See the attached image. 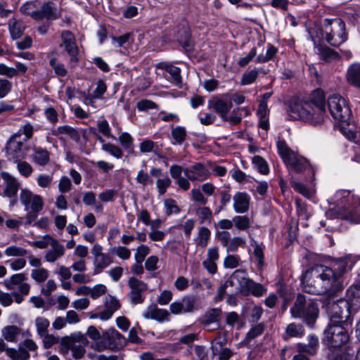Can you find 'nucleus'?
I'll use <instances>...</instances> for the list:
<instances>
[{"mask_svg": "<svg viewBox=\"0 0 360 360\" xmlns=\"http://www.w3.org/2000/svg\"><path fill=\"white\" fill-rule=\"evenodd\" d=\"M345 324L329 323L324 330L325 341L333 348H340L347 343L349 335Z\"/></svg>", "mask_w": 360, "mask_h": 360, "instance_id": "nucleus-9", "label": "nucleus"}, {"mask_svg": "<svg viewBox=\"0 0 360 360\" xmlns=\"http://www.w3.org/2000/svg\"><path fill=\"white\" fill-rule=\"evenodd\" d=\"M347 300L354 310L360 309V283L355 282L347 290Z\"/></svg>", "mask_w": 360, "mask_h": 360, "instance_id": "nucleus-33", "label": "nucleus"}, {"mask_svg": "<svg viewBox=\"0 0 360 360\" xmlns=\"http://www.w3.org/2000/svg\"><path fill=\"white\" fill-rule=\"evenodd\" d=\"M246 244V240L245 238L240 236L233 237L229 245L226 248L227 252H236L239 247H243Z\"/></svg>", "mask_w": 360, "mask_h": 360, "instance_id": "nucleus-60", "label": "nucleus"}, {"mask_svg": "<svg viewBox=\"0 0 360 360\" xmlns=\"http://www.w3.org/2000/svg\"><path fill=\"white\" fill-rule=\"evenodd\" d=\"M322 35L333 46H338L347 40L345 24L340 18H326L322 26Z\"/></svg>", "mask_w": 360, "mask_h": 360, "instance_id": "nucleus-7", "label": "nucleus"}, {"mask_svg": "<svg viewBox=\"0 0 360 360\" xmlns=\"http://www.w3.org/2000/svg\"><path fill=\"white\" fill-rule=\"evenodd\" d=\"M50 152L41 147H34L31 159L33 162L39 166H46L50 161Z\"/></svg>", "mask_w": 360, "mask_h": 360, "instance_id": "nucleus-35", "label": "nucleus"}, {"mask_svg": "<svg viewBox=\"0 0 360 360\" xmlns=\"http://www.w3.org/2000/svg\"><path fill=\"white\" fill-rule=\"evenodd\" d=\"M97 128L99 133L105 137L110 138L113 140L116 139L115 136L112 134L110 127L106 120H98L97 122Z\"/></svg>", "mask_w": 360, "mask_h": 360, "instance_id": "nucleus-53", "label": "nucleus"}, {"mask_svg": "<svg viewBox=\"0 0 360 360\" xmlns=\"http://www.w3.org/2000/svg\"><path fill=\"white\" fill-rule=\"evenodd\" d=\"M302 290L311 295L333 296L343 288V281L335 270L323 264H315L301 276Z\"/></svg>", "mask_w": 360, "mask_h": 360, "instance_id": "nucleus-1", "label": "nucleus"}, {"mask_svg": "<svg viewBox=\"0 0 360 360\" xmlns=\"http://www.w3.org/2000/svg\"><path fill=\"white\" fill-rule=\"evenodd\" d=\"M63 352H72V356L75 359H80L85 353V349L75 339L65 337L62 340V348Z\"/></svg>", "mask_w": 360, "mask_h": 360, "instance_id": "nucleus-20", "label": "nucleus"}, {"mask_svg": "<svg viewBox=\"0 0 360 360\" xmlns=\"http://www.w3.org/2000/svg\"><path fill=\"white\" fill-rule=\"evenodd\" d=\"M27 278L25 274L18 273L12 275L4 281V285L8 290H12L18 288L19 292H13L15 302L18 304H20L24 300L23 296L30 292V285L25 282Z\"/></svg>", "mask_w": 360, "mask_h": 360, "instance_id": "nucleus-10", "label": "nucleus"}, {"mask_svg": "<svg viewBox=\"0 0 360 360\" xmlns=\"http://www.w3.org/2000/svg\"><path fill=\"white\" fill-rule=\"evenodd\" d=\"M49 277V271L44 268L34 269L31 271V278L37 283L44 282Z\"/></svg>", "mask_w": 360, "mask_h": 360, "instance_id": "nucleus-56", "label": "nucleus"}, {"mask_svg": "<svg viewBox=\"0 0 360 360\" xmlns=\"http://www.w3.org/2000/svg\"><path fill=\"white\" fill-rule=\"evenodd\" d=\"M6 354L12 360H27L30 356L29 352L20 345L18 349L7 348Z\"/></svg>", "mask_w": 360, "mask_h": 360, "instance_id": "nucleus-41", "label": "nucleus"}, {"mask_svg": "<svg viewBox=\"0 0 360 360\" xmlns=\"http://www.w3.org/2000/svg\"><path fill=\"white\" fill-rule=\"evenodd\" d=\"M233 224L238 230H247L250 226V219L246 215H238L233 218Z\"/></svg>", "mask_w": 360, "mask_h": 360, "instance_id": "nucleus-50", "label": "nucleus"}, {"mask_svg": "<svg viewBox=\"0 0 360 360\" xmlns=\"http://www.w3.org/2000/svg\"><path fill=\"white\" fill-rule=\"evenodd\" d=\"M157 68L162 70L169 74L172 81L177 86H179L181 82V69L174 66L173 64L162 62L157 65Z\"/></svg>", "mask_w": 360, "mask_h": 360, "instance_id": "nucleus-29", "label": "nucleus"}, {"mask_svg": "<svg viewBox=\"0 0 360 360\" xmlns=\"http://www.w3.org/2000/svg\"><path fill=\"white\" fill-rule=\"evenodd\" d=\"M49 65L53 69L54 72L60 77H65L68 74V70L63 63L57 61L54 57L51 58L49 60Z\"/></svg>", "mask_w": 360, "mask_h": 360, "instance_id": "nucleus-55", "label": "nucleus"}, {"mask_svg": "<svg viewBox=\"0 0 360 360\" xmlns=\"http://www.w3.org/2000/svg\"><path fill=\"white\" fill-rule=\"evenodd\" d=\"M46 120L52 125H56L58 121V114L56 110L52 106L46 107L44 110Z\"/></svg>", "mask_w": 360, "mask_h": 360, "instance_id": "nucleus-61", "label": "nucleus"}, {"mask_svg": "<svg viewBox=\"0 0 360 360\" xmlns=\"http://www.w3.org/2000/svg\"><path fill=\"white\" fill-rule=\"evenodd\" d=\"M50 134L54 136H60L61 135H66L70 138H72L76 134L75 129L69 125L59 126L56 128H52L51 129Z\"/></svg>", "mask_w": 360, "mask_h": 360, "instance_id": "nucleus-46", "label": "nucleus"}, {"mask_svg": "<svg viewBox=\"0 0 360 360\" xmlns=\"http://www.w3.org/2000/svg\"><path fill=\"white\" fill-rule=\"evenodd\" d=\"M103 342L96 343V348L98 350H103L107 348L118 349L126 344L125 338L115 328L108 329L103 333Z\"/></svg>", "mask_w": 360, "mask_h": 360, "instance_id": "nucleus-13", "label": "nucleus"}, {"mask_svg": "<svg viewBox=\"0 0 360 360\" xmlns=\"http://www.w3.org/2000/svg\"><path fill=\"white\" fill-rule=\"evenodd\" d=\"M276 146L278 154L290 170L297 173L306 172L314 175V169L309 161L292 150L284 140H278Z\"/></svg>", "mask_w": 360, "mask_h": 360, "instance_id": "nucleus-6", "label": "nucleus"}, {"mask_svg": "<svg viewBox=\"0 0 360 360\" xmlns=\"http://www.w3.org/2000/svg\"><path fill=\"white\" fill-rule=\"evenodd\" d=\"M27 253V250L17 245H10L4 250V254L7 257H22L25 256Z\"/></svg>", "mask_w": 360, "mask_h": 360, "instance_id": "nucleus-52", "label": "nucleus"}, {"mask_svg": "<svg viewBox=\"0 0 360 360\" xmlns=\"http://www.w3.org/2000/svg\"><path fill=\"white\" fill-rule=\"evenodd\" d=\"M240 292L244 295H252L255 297H259L266 292V288L261 283H256L253 280L250 279L241 289Z\"/></svg>", "mask_w": 360, "mask_h": 360, "instance_id": "nucleus-31", "label": "nucleus"}, {"mask_svg": "<svg viewBox=\"0 0 360 360\" xmlns=\"http://www.w3.org/2000/svg\"><path fill=\"white\" fill-rule=\"evenodd\" d=\"M211 237V231L205 226H201L198 229L197 236L194 241L197 246L205 248L207 245Z\"/></svg>", "mask_w": 360, "mask_h": 360, "instance_id": "nucleus-39", "label": "nucleus"}, {"mask_svg": "<svg viewBox=\"0 0 360 360\" xmlns=\"http://www.w3.org/2000/svg\"><path fill=\"white\" fill-rule=\"evenodd\" d=\"M8 28L13 40H17L23 34L26 26L23 21L16 18H11L8 22Z\"/></svg>", "mask_w": 360, "mask_h": 360, "instance_id": "nucleus-28", "label": "nucleus"}, {"mask_svg": "<svg viewBox=\"0 0 360 360\" xmlns=\"http://www.w3.org/2000/svg\"><path fill=\"white\" fill-rule=\"evenodd\" d=\"M251 198L246 192H237L233 196V208L236 213H246L250 208Z\"/></svg>", "mask_w": 360, "mask_h": 360, "instance_id": "nucleus-22", "label": "nucleus"}, {"mask_svg": "<svg viewBox=\"0 0 360 360\" xmlns=\"http://www.w3.org/2000/svg\"><path fill=\"white\" fill-rule=\"evenodd\" d=\"M20 200L25 207V211L40 212L44 205V199L41 195L35 194L27 188L21 190Z\"/></svg>", "mask_w": 360, "mask_h": 360, "instance_id": "nucleus-14", "label": "nucleus"}, {"mask_svg": "<svg viewBox=\"0 0 360 360\" xmlns=\"http://www.w3.org/2000/svg\"><path fill=\"white\" fill-rule=\"evenodd\" d=\"M28 150L26 142L20 140V133L13 134L6 146V155L9 160L17 162L25 158Z\"/></svg>", "mask_w": 360, "mask_h": 360, "instance_id": "nucleus-12", "label": "nucleus"}, {"mask_svg": "<svg viewBox=\"0 0 360 360\" xmlns=\"http://www.w3.org/2000/svg\"><path fill=\"white\" fill-rule=\"evenodd\" d=\"M43 238L49 239L51 243L50 248L45 252L44 259L49 263H54L65 255V246L58 239L49 234L44 235Z\"/></svg>", "mask_w": 360, "mask_h": 360, "instance_id": "nucleus-16", "label": "nucleus"}, {"mask_svg": "<svg viewBox=\"0 0 360 360\" xmlns=\"http://www.w3.org/2000/svg\"><path fill=\"white\" fill-rule=\"evenodd\" d=\"M304 334V328L302 325L291 323L288 324L283 334V339L288 340L292 338H301Z\"/></svg>", "mask_w": 360, "mask_h": 360, "instance_id": "nucleus-38", "label": "nucleus"}, {"mask_svg": "<svg viewBox=\"0 0 360 360\" xmlns=\"http://www.w3.org/2000/svg\"><path fill=\"white\" fill-rule=\"evenodd\" d=\"M164 207L165 210V214L168 216L173 214H179L181 211L180 208L176 204V202L172 198L165 200Z\"/></svg>", "mask_w": 360, "mask_h": 360, "instance_id": "nucleus-59", "label": "nucleus"}, {"mask_svg": "<svg viewBox=\"0 0 360 360\" xmlns=\"http://www.w3.org/2000/svg\"><path fill=\"white\" fill-rule=\"evenodd\" d=\"M196 216L201 224L210 222L212 218V210L208 207H199L196 210Z\"/></svg>", "mask_w": 360, "mask_h": 360, "instance_id": "nucleus-49", "label": "nucleus"}, {"mask_svg": "<svg viewBox=\"0 0 360 360\" xmlns=\"http://www.w3.org/2000/svg\"><path fill=\"white\" fill-rule=\"evenodd\" d=\"M128 285L130 288V291L127 296L131 303L133 304L142 303L144 300L143 294L146 291L148 285L145 282L133 276L129 278Z\"/></svg>", "mask_w": 360, "mask_h": 360, "instance_id": "nucleus-15", "label": "nucleus"}, {"mask_svg": "<svg viewBox=\"0 0 360 360\" xmlns=\"http://www.w3.org/2000/svg\"><path fill=\"white\" fill-rule=\"evenodd\" d=\"M333 207L326 212L327 218L344 219L351 224L360 223V196L349 190L341 189L330 198Z\"/></svg>", "mask_w": 360, "mask_h": 360, "instance_id": "nucleus-2", "label": "nucleus"}, {"mask_svg": "<svg viewBox=\"0 0 360 360\" xmlns=\"http://www.w3.org/2000/svg\"><path fill=\"white\" fill-rule=\"evenodd\" d=\"M61 38L65 49L70 57V63H77L78 48L75 43L74 34L70 31L65 30L61 33Z\"/></svg>", "mask_w": 360, "mask_h": 360, "instance_id": "nucleus-18", "label": "nucleus"}, {"mask_svg": "<svg viewBox=\"0 0 360 360\" xmlns=\"http://www.w3.org/2000/svg\"><path fill=\"white\" fill-rule=\"evenodd\" d=\"M1 333L6 341L16 342L17 337L21 333V330L16 326H7L2 329ZM22 335L29 337L31 334L28 330H25L22 332Z\"/></svg>", "mask_w": 360, "mask_h": 360, "instance_id": "nucleus-34", "label": "nucleus"}, {"mask_svg": "<svg viewBox=\"0 0 360 360\" xmlns=\"http://www.w3.org/2000/svg\"><path fill=\"white\" fill-rule=\"evenodd\" d=\"M292 317L300 319L309 327H313L316 322L319 309L318 304L312 299H307L302 294H298L293 306L290 308Z\"/></svg>", "mask_w": 360, "mask_h": 360, "instance_id": "nucleus-5", "label": "nucleus"}, {"mask_svg": "<svg viewBox=\"0 0 360 360\" xmlns=\"http://www.w3.org/2000/svg\"><path fill=\"white\" fill-rule=\"evenodd\" d=\"M250 280L248 277V272L245 269H237L233 271L230 278L224 283V287L227 288L229 286L237 285L240 291Z\"/></svg>", "mask_w": 360, "mask_h": 360, "instance_id": "nucleus-24", "label": "nucleus"}, {"mask_svg": "<svg viewBox=\"0 0 360 360\" xmlns=\"http://www.w3.org/2000/svg\"><path fill=\"white\" fill-rule=\"evenodd\" d=\"M134 138L128 132H122L118 137V141L122 148L129 154L134 153Z\"/></svg>", "mask_w": 360, "mask_h": 360, "instance_id": "nucleus-40", "label": "nucleus"}, {"mask_svg": "<svg viewBox=\"0 0 360 360\" xmlns=\"http://www.w3.org/2000/svg\"><path fill=\"white\" fill-rule=\"evenodd\" d=\"M171 136L172 138V144L181 145L186 137V131L185 127L177 126L172 127Z\"/></svg>", "mask_w": 360, "mask_h": 360, "instance_id": "nucleus-43", "label": "nucleus"}, {"mask_svg": "<svg viewBox=\"0 0 360 360\" xmlns=\"http://www.w3.org/2000/svg\"><path fill=\"white\" fill-rule=\"evenodd\" d=\"M143 317L162 322L169 319V312L166 309H159L155 305L149 306L143 312Z\"/></svg>", "mask_w": 360, "mask_h": 360, "instance_id": "nucleus-30", "label": "nucleus"}, {"mask_svg": "<svg viewBox=\"0 0 360 360\" xmlns=\"http://www.w3.org/2000/svg\"><path fill=\"white\" fill-rule=\"evenodd\" d=\"M184 175L191 181H203L209 178L210 171L202 163L197 162L190 167L185 168Z\"/></svg>", "mask_w": 360, "mask_h": 360, "instance_id": "nucleus-17", "label": "nucleus"}, {"mask_svg": "<svg viewBox=\"0 0 360 360\" xmlns=\"http://www.w3.org/2000/svg\"><path fill=\"white\" fill-rule=\"evenodd\" d=\"M347 79L350 84L360 86V63H353L348 68Z\"/></svg>", "mask_w": 360, "mask_h": 360, "instance_id": "nucleus-37", "label": "nucleus"}, {"mask_svg": "<svg viewBox=\"0 0 360 360\" xmlns=\"http://www.w3.org/2000/svg\"><path fill=\"white\" fill-rule=\"evenodd\" d=\"M15 162L17 163L18 171L22 176L25 178L31 176L33 172V168L30 163L25 161H22V160H20Z\"/></svg>", "mask_w": 360, "mask_h": 360, "instance_id": "nucleus-58", "label": "nucleus"}, {"mask_svg": "<svg viewBox=\"0 0 360 360\" xmlns=\"http://www.w3.org/2000/svg\"><path fill=\"white\" fill-rule=\"evenodd\" d=\"M149 252L150 248L146 245L142 244L138 246L134 254V259L136 262L142 263Z\"/></svg>", "mask_w": 360, "mask_h": 360, "instance_id": "nucleus-64", "label": "nucleus"}, {"mask_svg": "<svg viewBox=\"0 0 360 360\" xmlns=\"http://www.w3.org/2000/svg\"><path fill=\"white\" fill-rule=\"evenodd\" d=\"M314 52L319 56V59L324 63H333L338 60L340 58L338 52L321 44H316L314 46Z\"/></svg>", "mask_w": 360, "mask_h": 360, "instance_id": "nucleus-26", "label": "nucleus"}, {"mask_svg": "<svg viewBox=\"0 0 360 360\" xmlns=\"http://www.w3.org/2000/svg\"><path fill=\"white\" fill-rule=\"evenodd\" d=\"M53 177L51 174H40L37 178V185L41 188H51Z\"/></svg>", "mask_w": 360, "mask_h": 360, "instance_id": "nucleus-63", "label": "nucleus"}, {"mask_svg": "<svg viewBox=\"0 0 360 360\" xmlns=\"http://www.w3.org/2000/svg\"><path fill=\"white\" fill-rule=\"evenodd\" d=\"M112 260L107 254H103L96 257L94 260V274L101 273L105 268L112 264Z\"/></svg>", "mask_w": 360, "mask_h": 360, "instance_id": "nucleus-42", "label": "nucleus"}, {"mask_svg": "<svg viewBox=\"0 0 360 360\" xmlns=\"http://www.w3.org/2000/svg\"><path fill=\"white\" fill-rule=\"evenodd\" d=\"M264 330V325L263 323H258L253 327H252L250 330L246 334L245 340L248 342L257 338L259 335H262Z\"/></svg>", "mask_w": 360, "mask_h": 360, "instance_id": "nucleus-62", "label": "nucleus"}, {"mask_svg": "<svg viewBox=\"0 0 360 360\" xmlns=\"http://www.w3.org/2000/svg\"><path fill=\"white\" fill-rule=\"evenodd\" d=\"M352 308L350 304L345 300H340L336 302H333L328 309L330 316V323H350L349 319Z\"/></svg>", "mask_w": 360, "mask_h": 360, "instance_id": "nucleus-11", "label": "nucleus"}, {"mask_svg": "<svg viewBox=\"0 0 360 360\" xmlns=\"http://www.w3.org/2000/svg\"><path fill=\"white\" fill-rule=\"evenodd\" d=\"M20 12L30 16L35 21L45 20L46 22H52L62 15L61 7L53 1L41 2L39 0L26 1L20 8Z\"/></svg>", "mask_w": 360, "mask_h": 360, "instance_id": "nucleus-3", "label": "nucleus"}, {"mask_svg": "<svg viewBox=\"0 0 360 360\" xmlns=\"http://www.w3.org/2000/svg\"><path fill=\"white\" fill-rule=\"evenodd\" d=\"M259 71L255 68L251 70L245 72L242 75L240 84L245 86L254 83L257 79Z\"/></svg>", "mask_w": 360, "mask_h": 360, "instance_id": "nucleus-48", "label": "nucleus"}, {"mask_svg": "<svg viewBox=\"0 0 360 360\" xmlns=\"http://www.w3.org/2000/svg\"><path fill=\"white\" fill-rule=\"evenodd\" d=\"M319 346V339L317 336L314 335H310L308 336V344L304 345L303 351L311 354H314L316 352Z\"/></svg>", "mask_w": 360, "mask_h": 360, "instance_id": "nucleus-57", "label": "nucleus"}, {"mask_svg": "<svg viewBox=\"0 0 360 360\" xmlns=\"http://www.w3.org/2000/svg\"><path fill=\"white\" fill-rule=\"evenodd\" d=\"M220 310L218 309H212L209 311L204 317V323L208 326L214 324L216 328L219 327L218 317L220 314Z\"/></svg>", "mask_w": 360, "mask_h": 360, "instance_id": "nucleus-51", "label": "nucleus"}, {"mask_svg": "<svg viewBox=\"0 0 360 360\" xmlns=\"http://www.w3.org/2000/svg\"><path fill=\"white\" fill-rule=\"evenodd\" d=\"M182 33H179L176 36L177 41L182 44L186 50L191 49V34L187 27H182Z\"/></svg>", "mask_w": 360, "mask_h": 360, "instance_id": "nucleus-47", "label": "nucleus"}, {"mask_svg": "<svg viewBox=\"0 0 360 360\" xmlns=\"http://www.w3.org/2000/svg\"><path fill=\"white\" fill-rule=\"evenodd\" d=\"M311 105L315 108V111L319 115H322V119H324L326 112L325 105V94L323 90L318 89L312 91L310 95L309 101Z\"/></svg>", "mask_w": 360, "mask_h": 360, "instance_id": "nucleus-25", "label": "nucleus"}, {"mask_svg": "<svg viewBox=\"0 0 360 360\" xmlns=\"http://www.w3.org/2000/svg\"><path fill=\"white\" fill-rule=\"evenodd\" d=\"M278 49L273 45L269 44L265 55H259L256 58V62L259 63H266L274 58Z\"/></svg>", "mask_w": 360, "mask_h": 360, "instance_id": "nucleus-54", "label": "nucleus"}, {"mask_svg": "<svg viewBox=\"0 0 360 360\" xmlns=\"http://www.w3.org/2000/svg\"><path fill=\"white\" fill-rule=\"evenodd\" d=\"M328 107L331 116L340 123V131L345 136L344 131H358L354 125H350L352 110L345 98L334 94L328 98Z\"/></svg>", "mask_w": 360, "mask_h": 360, "instance_id": "nucleus-4", "label": "nucleus"}, {"mask_svg": "<svg viewBox=\"0 0 360 360\" xmlns=\"http://www.w3.org/2000/svg\"><path fill=\"white\" fill-rule=\"evenodd\" d=\"M1 177L6 183L4 189L5 195L12 198L15 196L19 188L18 180L7 172H2Z\"/></svg>", "mask_w": 360, "mask_h": 360, "instance_id": "nucleus-32", "label": "nucleus"}, {"mask_svg": "<svg viewBox=\"0 0 360 360\" xmlns=\"http://www.w3.org/2000/svg\"><path fill=\"white\" fill-rule=\"evenodd\" d=\"M231 107V102L222 98H213L208 101V108L213 109L223 120H228V113Z\"/></svg>", "mask_w": 360, "mask_h": 360, "instance_id": "nucleus-21", "label": "nucleus"}, {"mask_svg": "<svg viewBox=\"0 0 360 360\" xmlns=\"http://www.w3.org/2000/svg\"><path fill=\"white\" fill-rule=\"evenodd\" d=\"M354 264L350 255H347L343 257H339L335 259L331 266L335 270V273L339 274V276L342 278L343 274L347 271V269H352Z\"/></svg>", "mask_w": 360, "mask_h": 360, "instance_id": "nucleus-27", "label": "nucleus"}, {"mask_svg": "<svg viewBox=\"0 0 360 360\" xmlns=\"http://www.w3.org/2000/svg\"><path fill=\"white\" fill-rule=\"evenodd\" d=\"M252 162L257 170L262 174L269 173V167L267 162L261 156L255 155L252 158Z\"/></svg>", "mask_w": 360, "mask_h": 360, "instance_id": "nucleus-45", "label": "nucleus"}, {"mask_svg": "<svg viewBox=\"0 0 360 360\" xmlns=\"http://www.w3.org/2000/svg\"><path fill=\"white\" fill-rule=\"evenodd\" d=\"M289 115L293 119L302 120L316 125L323 122L322 115H319L310 102L303 100L294 101L289 109Z\"/></svg>", "mask_w": 360, "mask_h": 360, "instance_id": "nucleus-8", "label": "nucleus"}, {"mask_svg": "<svg viewBox=\"0 0 360 360\" xmlns=\"http://www.w3.org/2000/svg\"><path fill=\"white\" fill-rule=\"evenodd\" d=\"M219 259V247L214 246L207 249L206 258L202 262V266L210 274H214L217 271V261Z\"/></svg>", "mask_w": 360, "mask_h": 360, "instance_id": "nucleus-23", "label": "nucleus"}, {"mask_svg": "<svg viewBox=\"0 0 360 360\" xmlns=\"http://www.w3.org/2000/svg\"><path fill=\"white\" fill-rule=\"evenodd\" d=\"M34 324L37 333L39 337L44 336L49 333L50 322L46 318L42 316L37 317L34 321Z\"/></svg>", "mask_w": 360, "mask_h": 360, "instance_id": "nucleus-44", "label": "nucleus"}, {"mask_svg": "<svg viewBox=\"0 0 360 360\" xmlns=\"http://www.w3.org/2000/svg\"><path fill=\"white\" fill-rule=\"evenodd\" d=\"M98 140L101 143V148L103 151L110 154L117 159H120L123 156V151L122 148L115 144L105 142V141L101 136H97Z\"/></svg>", "mask_w": 360, "mask_h": 360, "instance_id": "nucleus-36", "label": "nucleus"}, {"mask_svg": "<svg viewBox=\"0 0 360 360\" xmlns=\"http://www.w3.org/2000/svg\"><path fill=\"white\" fill-rule=\"evenodd\" d=\"M195 300L193 296H185L181 300L172 302L169 306L171 312L174 314L188 313L195 309Z\"/></svg>", "mask_w": 360, "mask_h": 360, "instance_id": "nucleus-19", "label": "nucleus"}]
</instances>
